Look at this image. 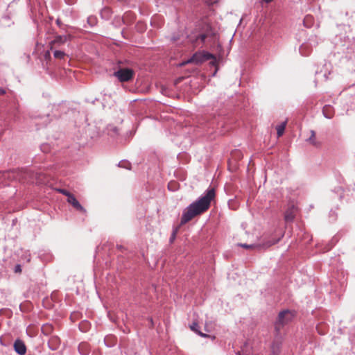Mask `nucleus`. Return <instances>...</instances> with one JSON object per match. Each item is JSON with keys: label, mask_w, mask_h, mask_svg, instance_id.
Here are the masks:
<instances>
[{"label": "nucleus", "mask_w": 355, "mask_h": 355, "mask_svg": "<svg viewBox=\"0 0 355 355\" xmlns=\"http://www.w3.org/2000/svg\"><path fill=\"white\" fill-rule=\"evenodd\" d=\"M214 198L215 189L214 188L208 189L205 196L191 203L184 209L181 218L180 225H183L196 216L207 211L210 207L211 200Z\"/></svg>", "instance_id": "1"}, {"label": "nucleus", "mask_w": 355, "mask_h": 355, "mask_svg": "<svg viewBox=\"0 0 355 355\" xmlns=\"http://www.w3.org/2000/svg\"><path fill=\"white\" fill-rule=\"evenodd\" d=\"M294 317V313L289 310H284L281 311L277 317V321L275 324L276 331L279 332L282 328L290 322Z\"/></svg>", "instance_id": "2"}, {"label": "nucleus", "mask_w": 355, "mask_h": 355, "mask_svg": "<svg viewBox=\"0 0 355 355\" xmlns=\"http://www.w3.org/2000/svg\"><path fill=\"white\" fill-rule=\"evenodd\" d=\"M211 58H213V55L210 53H196L190 59L182 62L180 65L183 66L188 63L199 64L206 60L211 59Z\"/></svg>", "instance_id": "3"}, {"label": "nucleus", "mask_w": 355, "mask_h": 355, "mask_svg": "<svg viewBox=\"0 0 355 355\" xmlns=\"http://www.w3.org/2000/svg\"><path fill=\"white\" fill-rule=\"evenodd\" d=\"M134 71L130 69L124 68L121 69L116 72L114 73V75L116 77L118 78V79L121 82H128L132 79L134 76Z\"/></svg>", "instance_id": "4"}, {"label": "nucleus", "mask_w": 355, "mask_h": 355, "mask_svg": "<svg viewBox=\"0 0 355 355\" xmlns=\"http://www.w3.org/2000/svg\"><path fill=\"white\" fill-rule=\"evenodd\" d=\"M14 349L19 355H24L26 352V347L24 343L19 339L16 340L14 343Z\"/></svg>", "instance_id": "5"}, {"label": "nucleus", "mask_w": 355, "mask_h": 355, "mask_svg": "<svg viewBox=\"0 0 355 355\" xmlns=\"http://www.w3.org/2000/svg\"><path fill=\"white\" fill-rule=\"evenodd\" d=\"M67 202L71 204L76 209L85 213L86 210L82 207V205L79 203V202L76 200L75 196L71 194L67 198Z\"/></svg>", "instance_id": "6"}, {"label": "nucleus", "mask_w": 355, "mask_h": 355, "mask_svg": "<svg viewBox=\"0 0 355 355\" xmlns=\"http://www.w3.org/2000/svg\"><path fill=\"white\" fill-rule=\"evenodd\" d=\"M67 36L64 35V36H61V35H58L55 37V39L51 42L50 43V46H51V49L53 50V49L54 48V46H55L56 45H60V44H62L64 43H65L67 42Z\"/></svg>", "instance_id": "7"}, {"label": "nucleus", "mask_w": 355, "mask_h": 355, "mask_svg": "<svg viewBox=\"0 0 355 355\" xmlns=\"http://www.w3.org/2000/svg\"><path fill=\"white\" fill-rule=\"evenodd\" d=\"M322 113L327 119H331L334 116V109L330 105H326L323 107Z\"/></svg>", "instance_id": "8"}, {"label": "nucleus", "mask_w": 355, "mask_h": 355, "mask_svg": "<svg viewBox=\"0 0 355 355\" xmlns=\"http://www.w3.org/2000/svg\"><path fill=\"white\" fill-rule=\"evenodd\" d=\"M281 352V343L274 341L270 347V355H279Z\"/></svg>", "instance_id": "9"}, {"label": "nucleus", "mask_w": 355, "mask_h": 355, "mask_svg": "<svg viewBox=\"0 0 355 355\" xmlns=\"http://www.w3.org/2000/svg\"><path fill=\"white\" fill-rule=\"evenodd\" d=\"M295 216V207H292L291 208H288L285 212V215H284L285 220L287 222L292 221L294 219Z\"/></svg>", "instance_id": "10"}, {"label": "nucleus", "mask_w": 355, "mask_h": 355, "mask_svg": "<svg viewBox=\"0 0 355 355\" xmlns=\"http://www.w3.org/2000/svg\"><path fill=\"white\" fill-rule=\"evenodd\" d=\"M310 137L307 139V141L315 147H320L321 146V143L316 139L315 132L314 130H311Z\"/></svg>", "instance_id": "11"}, {"label": "nucleus", "mask_w": 355, "mask_h": 355, "mask_svg": "<svg viewBox=\"0 0 355 355\" xmlns=\"http://www.w3.org/2000/svg\"><path fill=\"white\" fill-rule=\"evenodd\" d=\"M286 123H287V121H285L277 126L276 129H277V134L278 137H280L283 135L285 128H286Z\"/></svg>", "instance_id": "12"}, {"label": "nucleus", "mask_w": 355, "mask_h": 355, "mask_svg": "<svg viewBox=\"0 0 355 355\" xmlns=\"http://www.w3.org/2000/svg\"><path fill=\"white\" fill-rule=\"evenodd\" d=\"M198 325L196 322H193L191 326H190V329L195 331L196 333H197L198 335H200V336L202 337H204V338H207V337H209V335L207 334H203L202 332H201L200 331L198 330Z\"/></svg>", "instance_id": "13"}, {"label": "nucleus", "mask_w": 355, "mask_h": 355, "mask_svg": "<svg viewBox=\"0 0 355 355\" xmlns=\"http://www.w3.org/2000/svg\"><path fill=\"white\" fill-rule=\"evenodd\" d=\"M53 326L49 324H44L42 327V331L45 335H49V334H51V332L53 331Z\"/></svg>", "instance_id": "14"}, {"label": "nucleus", "mask_w": 355, "mask_h": 355, "mask_svg": "<svg viewBox=\"0 0 355 355\" xmlns=\"http://www.w3.org/2000/svg\"><path fill=\"white\" fill-rule=\"evenodd\" d=\"M53 56L56 59L62 60L66 57V54L64 51L55 50L53 52Z\"/></svg>", "instance_id": "15"}, {"label": "nucleus", "mask_w": 355, "mask_h": 355, "mask_svg": "<svg viewBox=\"0 0 355 355\" xmlns=\"http://www.w3.org/2000/svg\"><path fill=\"white\" fill-rule=\"evenodd\" d=\"M49 345L53 344V347H51L53 349H55L57 346L60 343V339L57 337H52L49 340Z\"/></svg>", "instance_id": "16"}, {"label": "nucleus", "mask_w": 355, "mask_h": 355, "mask_svg": "<svg viewBox=\"0 0 355 355\" xmlns=\"http://www.w3.org/2000/svg\"><path fill=\"white\" fill-rule=\"evenodd\" d=\"M89 324L87 322H83L79 325V328L82 331H87L89 328Z\"/></svg>", "instance_id": "17"}, {"label": "nucleus", "mask_w": 355, "mask_h": 355, "mask_svg": "<svg viewBox=\"0 0 355 355\" xmlns=\"http://www.w3.org/2000/svg\"><path fill=\"white\" fill-rule=\"evenodd\" d=\"M4 178H11L15 177V173L13 171H6L3 173Z\"/></svg>", "instance_id": "18"}, {"label": "nucleus", "mask_w": 355, "mask_h": 355, "mask_svg": "<svg viewBox=\"0 0 355 355\" xmlns=\"http://www.w3.org/2000/svg\"><path fill=\"white\" fill-rule=\"evenodd\" d=\"M78 349L80 351H82L84 349V354H87V344H85V343H82L79 345L78 347Z\"/></svg>", "instance_id": "19"}, {"label": "nucleus", "mask_w": 355, "mask_h": 355, "mask_svg": "<svg viewBox=\"0 0 355 355\" xmlns=\"http://www.w3.org/2000/svg\"><path fill=\"white\" fill-rule=\"evenodd\" d=\"M240 246L245 248V249H252L254 248H259V245H247V244H239Z\"/></svg>", "instance_id": "20"}, {"label": "nucleus", "mask_w": 355, "mask_h": 355, "mask_svg": "<svg viewBox=\"0 0 355 355\" xmlns=\"http://www.w3.org/2000/svg\"><path fill=\"white\" fill-rule=\"evenodd\" d=\"M58 191L60 193L67 196V198H69V196L71 195V193L70 192H69L68 191H67L66 189H60L58 190Z\"/></svg>", "instance_id": "21"}, {"label": "nucleus", "mask_w": 355, "mask_h": 355, "mask_svg": "<svg viewBox=\"0 0 355 355\" xmlns=\"http://www.w3.org/2000/svg\"><path fill=\"white\" fill-rule=\"evenodd\" d=\"M176 183L171 182L168 183V187L170 190L174 191L175 189Z\"/></svg>", "instance_id": "22"}, {"label": "nucleus", "mask_w": 355, "mask_h": 355, "mask_svg": "<svg viewBox=\"0 0 355 355\" xmlns=\"http://www.w3.org/2000/svg\"><path fill=\"white\" fill-rule=\"evenodd\" d=\"M15 272H20L21 271V266L20 265H17L15 266Z\"/></svg>", "instance_id": "23"}, {"label": "nucleus", "mask_w": 355, "mask_h": 355, "mask_svg": "<svg viewBox=\"0 0 355 355\" xmlns=\"http://www.w3.org/2000/svg\"><path fill=\"white\" fill-rule=\"evenodd\" d=\"M177 232H178V228H176V230L173 231L171 239H173L175 238Z\"/></svg>", "instance_id": "24"}, {"label": "nucleus", "mask_w": 355, "mask_h": 355, "mask_svg": "<svg viewBox=\"0 0 355 355\" xmlns=\"http://www.w3.org/2000/svg\"><path fill=\"white\" fill-rule=\"evenodd\" d=\"M6 94V91L3 89H0V95H3Z\"/></svg>", "instance_id": "25"}, {"label": "nucleus", "mask_w": 355, "mask_h": 355, "mask_svg": "<svg viewBox=\"0 0 355 355\" xmlns=\"http://www.w3.org/2000/svg\"><path fill=\"white\" fill-rule=\"evenodd\" d=\"M44 56H45L46 58H50V52L49 51H46V53H45Z\"/></svg>", "instance_id": "26"}, {"label": "nucleus", "mask_w": 355, "mask_h": 355, "mask_svg": "<svg viewBox=\"0 0 355 355\" xmlns=\"http://www.w3.org/2000/svg\"><path fill=\"white\" fill-rule=\"evenodd\" d=\"M266 3H270L271 2L272 0H263Z\"/></svg>", "instance_id": "27"}, {"label": "nucleus", "mask_w": 355, "mask_h": 355, "mask_svg": "<svg viewBox=\"0 0 355 355\" xmlns=\"http://www.w3.org/2000/svg\"><path fill=\"white\" fill-rule=\"evenodd\" d=\"M273 244H275V243H270L268 245V246H270V245H273Z\"/></svg>", "instance_id": "28"}, {"label": "nucleus", "mask_w": 355, "mask_h": 355, "mask_svg": "<svg viewBox=\"0 0 355 355\" xmlns=\"http://www.w3.org/2000/svg\"><path fill=\"white\" fill-rule=\"evenodd\" d=\"M205 35H202V40H205Z\"/></svg>", "instance_id": "29"}, {"label": "nucleus", "mask_w": 355, "mask_h": 355, "mask_svg": "<svg viewBox=\"0 0 355 355\" xmlns=\"http://www.w3.org/2000/svg\"><path fill=\"white\" fill-rule=\"evenodd\" d=\"M317 329H318V332H319L320 334H322V333L320 331V330H319V327H317Z\"/></svg>", "instance_id": "30"}, {"label": "nucleus", "mask_w": 355, "mask_h": 355, "mask_svg": "<svg viewBox=\"0 0 355 355\" xmlns=\"http://www.w3.org/2000/svg\"><path fill=\"white\" fill-rule=\"evenodd\" d=\"M236 355H241V352H238Z\"/></svg>", "instance_id": "31"}]
</instances>
